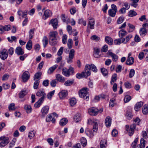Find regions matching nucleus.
I'll return each mask as SVG.
<instances>
[{
	"instance_id": "obj_31",
	"label": "nucleus",
	"mask_w": 148,
	"mask_h": 148,
	"mask_svg": "<svg viewBox=\"0 0 148 148\" xmlns=\"http://www.w3.org/2000/svg\"><path fill=\"white\" fill-rule=\"evenodd\" d=\"M88 68H89V70L90 69L92 70L94 72L96 73L97 71V68L96 66L93 64H91L90 65H88Z\"/></svg>"
},
{
	"instance_id": "obj_41",
	"label": "nucleus",
	"mask_w": 148,
	"mask_h": 148,
	"mask_svg": "<svg viewBox=\"0 0 148 148\" xmlns=\"http://www.w3.org/2000/svg\"><path fill=\"white\" fill-rule=\"evenodd\" d=\"M43 101V100H41L39 99L34 104V106L36 108L39 107Z\"/></svg>"
},
{
	"instance_id": "obj_11",
	"label": "nucleus",
	"mask_w": 148,
	"mask_h": 148,
	"mask_svg": "<svg viewBox=\"0 0 148 148\" xmlns=\"http://www.w3.org/2000/svg\"><path fill=\"white\" fill-rule=\"evenodd\" d=\"M68 92L66 90H62L58 93V95L60 99H63L67 95Z\"/></svg>"
},
{
	"instance_id": "obj_6",
	"label": "nucleus",
	"mask_w": 148,
	"mask_h": 148,
	"mask_svg": "<svg viewBox=\"0 0 148 148\" xmlns=\"http://www.w3.org/2000/svg\"><path fill=\"white\" fill-rule=\"evenodd\" d=\"M75 53V51L73 49H72L70 51L68 57L66 58L68 63L70 64L73 62V59Z\"/></svg>"
},
{
	"instance_id": "obj_37",
	"label": "nucleus",
	"mask_w": 148,
	"mask_h": 148,
	"mask_svg": "<svg viewBox=\"0 0 148 148\" xmlns=\"http://www.w3.org/2000/svg\"><path fill=\"white\" fill-rule=\"evenodd\" d=\"M117 76L116 74H114L112 76L110 83L111 84H112L114 83L115 82L117 79Z\"/></svg>"
},
{
	"instance_id": "obj_51",
	"label": "nucleus",
	"mask_w": 148,
	"mask_h": 148,
	"mask_svg": "<svg viewBox=\"0 0 148 148\" xmlns=\"http://www.w3.org/2000/svg\"><path fill=\"white\" fill-rule=\"evenodd\" d=\"M73 45V40L71 39H69L67 42V46L68 48L70 49L72 48Z\"/></svg>"
},
{
	"instance_id": "obj_19",
	"label": "nucleus",
	"mask_w": 148,
	"mask_h": 148,
	"mask_svg": "<svg viewBox=\"0 0 148 148\" xmlns=\"http://www.w3.org/2000/svg\"><path fill=\"white\" fill-rule=\"evenodd\" d=\"M56 77L57 81L61 82H63L65 81L64 78L60 74H57L56 75Z\"/></svg>"
},
{
	"instance_id": "obj_23",
	"label": "nucleus",
	"mask_w": 148,
	"mask_h": 148,
	"mask_svg": "<svg viewBox=\"0 0 148 148\" xmlns=\"http://www.w3.org/2000/svg\"><path fill=\"white\" fill-rule=\"evenodd\" d=\"M127 34V32L126 31L122 29L119 31V35L121 39H122L123 37L126 35Z\"/></svg>"
},
{
	"instance_id": "obj_1",
	"label": "nucleus",
	"mask_w": 148,
	"mask_h": 148,
	"mask_svg": "<svg viewBox=\"0 0 148 148\" xmlns=\"http://www.w3.org/2000/svg\"><path fill=\"white\" fill-rule=\"evenodd\" d=\"M90 74L89 69L88 68V65H86L85 66L84 71L81 73H77L76 75V77L79 79L83 77H87L90 75Z\"/></svg>"
},
{
	"instance_id": "obj_4",
	"label": "nucleus",
	"mask_w": 148,
	"mask_h": 148,
	"mask_svg": "<svg viewBox=\"0 0 148 148\" xmlns=\"http://www.w3.org/2000/svg\"><path fill=\"white\" fill-rule=\"evenodd\" d=\"M8 137L4 136L0 137V147L2 148L5 147L9 142Z\"/></svg>"
},
{
	"instance_id": "obj_32",
	"label": "nucleus",
	"mask_w": 148,
	"mask_h": 148,
	"mask_svg": "<svg viewBox=\"0 0 148 148\" xmlns=\"http://www.w3.org/2000/svg\"><path fill=\"white\" fill-rule=\"evenodd\" d=\"M41 75L42 73L41 72H37L34 75V80H38L39 81L40 79Z\"/></svg>"
},
{
	"instance_id": "obj_46",
	"label": "nucleus",
	"mask_w": 148,
	"mask_h": 148,
	"mask_svg": "<svg viewBox=\"0 0 148 148\" xmlns=\"http://www.w3.org/2000/svg\"><path fill=\"white\" fill-rule=\"evenodd\" d=\"M93 130L94 132H96L97 131L98 127V122L95 121L93 122Z\"/></svg>"
},
{
	"instance_id": "obj_14",
	"label": "nucleus",
	"mask_w": 148,
	"mask_h": 148,
	"mask_svg": "<svg viewBox=\"0 0 148 148\" xmlns=\"http://www.w3.org/2000/svg\"><path fill=\"white\" fill-rule=\"evenodd\" d=\"M112 119L110 116H107L105 119V123L106 126L108 127H109L111 124Z\"/></svg>"
},
{
	"instance_id": "obj_21",
	"label": "nucleus",
	"mask_w": 148,
	"mask_h": 148,
	"mask_svg": "<svg viewBox=\"0 0 148 148\" xmlns=\"http://www.w3.org/2000/svg\"><path fill=\"white\" fill-rule=\"evenodd\" d=\"M136 125L133 124L130 126V129L128 131V134L129 136H132L134 133V130L136 127Z\"/></svg>"
},
{
	"instance_id": "obj_48",
	"label": "nucleus",
	"mask_w": 148,
	"mask_h": 148,
	"mask_svg": "<svg viewBox=\"0 0 148 148\" xmlns=\"http://www.w3.org/2000/svg\"><path fill=\"white\" fill-rule=\"evenodd\" d=\"M81 142L83 147H85L87 144V141L86 138H82L81 139Z\"/></svg>"
},
{
	"instance_id": "obj_9",
	"label": "nucleus",
	"mask_w": 148,
	"mask_h": 148,
	"mask_svg": "<svg viewBox=\"0 0 148 148\" xmlns=\"http://www.w3.org/2000/svg\"><path fill=\"white\" fill-rule=\"evenodd\" d=\"M8 56V52L6 49H4L0 52V57L2 59L5 60Z\"/></svg>"
},
{
	"instance_id": "obj_38",
	"label": "nucleus",
	"mask_w": 148,
	"mask_h": 148,
	"mask_svg": "<svg viewBox=\"0 0 148 148\" xmlns=\"http://www.w3.org/2000/svg\"><path fill=\"white\" fill-rule=\"evenodd\" d=\"M68 121L67 119L66 118L62 119L60 121V124L61 126H63L66 125Z\"/></svg>"
},
{
	"instance_id": "obj_64",
	"label": "nucleus",
	"mask_w": 148,
	"mask_h": 148,
	"mask_svg": "<svg viewBox=\"0 0 148 148\" xmlns=\"http://www.w3.org/2000/svg\"><path fill=\"white\" fill-rule=\"evenodd\" d=\"M126 116L128 119H130L132 117V112H127L126 114Z\"/></svg>"
},
{
	"instance_id": "obj_34",
	"label": "nucleus",
	"mask_w": 148,
	"mask_h": 148,
	"mask_svg": "<svg viewBox=\"0 0 148 148\" xmlns=\"http://www.w3.org/2000/svg\"><path fill=\"white\" fill-rule=\"evenodd\" d=\"M24 108L27 113H30L32 112V108L30 105H25L24 107Z\"/></svg>"
},
{
	"instance_id": "obj_54",
	"label": "nucleus",
	"mask_w": 148,
	"mask_h": 148,
	"mask_svg": "<svg viewBox=\"0 0 148 148\" xmlns=\"http://www.w3.org/2000/svg\"><path fill=\"white\" fill-rule=\"evenodd\" d=\"M16 141V139L14 138H13L12 140L10 142L9 144V147L11 148L14 146Z\"/></svg>"
},
{
	"instance_id": "obj_16",
	"label": "nucleus",
	"mask_w": 148,
	"mask_h": 148,
	"mask_svg": "<svg viewBox=\"0 0 148 148\" xmlns=\"http://www.w3.org/2000/svg\"><path fill=\"white\" fill-rule=\"evenodd\" d=\"M95 24V20L92 18L90 19L88 24V27H89L90 29H93L94 28Z\"/></svg>"
},
{
	"instance_id": "obj_39",
	"label": "nucleus",
	"mask_w": 148,
	"mask_h": 148,
	"mask_svg": "<svg viewBox=\"0 0 148 148\" xmlns=\"http://www.w3.org/2000/svg\"><path fill=\"white\" fill-rule=\"evenodd\" d=\"M61 18L63 22H66L67 24L69 23L70 22L69 21V18H67V16H66L64 14H62Z\"/></svg>"
},
{
	"instance_id": "obj_29",
	"label": "nucleus",
	"mask_w": 148,
	"mask_h": 148,
	"mask_svg": "<svg viewBox=\"0 0 148 148\" xmlns=\"http://www.w3.org/2000/svg\"><path fill=\"white\" fill-rule=\"evenodd\" d=\"M50 23L52 24L54 29H56L57 26L58 22L56 19H52L50 21Z\"/></svg>"
},
{
	"instance_id": "obj_7",
	"label": "nucleus",
	"mask_w": 148,
	"mask_h": 148,
	"mask_svg": "<svg viewBox=\"0 0 148 148\" xmlns=\"http://www.w3.org/2000/svg\"><path fill=\"white\" fill-rule=\"evenodd\" d=\"M36 95L37 96L41 97L39 99L43 100V101L46 96L45 90L43 89L39 90L36 93Z\"/></svg>"
},
{
	"instance_id": "obj_10",
	"label": "nucleus",
	"mask_w": 148,
	"mask_h": 148,
	"mask_svg": "<svg viewBox=\"0 0 148 148\" xmlns=\"http://www.w3.org/2000/svg\"><path fill=\"white\" fill-rule=\"evenodd\" d=\"M30 77V74L28 71L24 72L22 75V79L24 82H26L29 79Z\"/></svg>"
},
{
	"instance_id": "obj_63",
	"label": "nucleus",
	"mask_w": 148,
	"mask_h": 148,
	"mask_svg": "<svg viewBox=\"0 0 148 148\" xmlns=\"http://www.w3.org/2000/svg\"><path fill=\"white\" fill-rule=\"evenodd\" d=\"M73 81L69 80H67L65 82L64 85L66 86H70L71 85L73 84Z\"/></svg>"
},
{
	"instance_id": "obj_25",
	"label": "nucleus",
	"mask_w": 148,
	"mask_h": 148,
	"mask_svg": "<svg viewBox=\"0 0 148 148\" xmlns=\"http://www.w3.org/2000/svg\"><path fill=\"white\" fill-rule=\"evenodd\" d=\"M49 107L47 106H45L43 107L41 110V112L43 115H45L47 114L48 112Z\"/></svg>"
},
{
	"instance_id": "obj_43",
	"label": "nucleus",
	"mask_w": 148,
	"mask_h": 148,
	"mask_svg": "<svg viewBox=\"0 0 148 148\" xmlns=\"http://www.w3.org/2000/svg\"><path fill=\"white\" fill-rule=\"evenodd\" d=\"M116 12L117 11L112 9H110L108 11L109 15L112 17H114L115 16Z\"/></svg>"
},
{
	"instance_id": "obj_3",
	"label": "nucleus",
	"mask_w": 148,
	"mask_h": 148,
	"mask_svg": "<svg viewBox=\"0 0 148 148\" xmlns=\"http://www.w3.org/2000/svg\"><path fill=\"white\" fill-rule=\"evenodd\" d=\"M103 111V109L101 108L99 110L97 108L95 107H92L88 109V112L89 114L91 116H96L98 113H101Z\"/></svg>"
},
{
	"instance_id": "obj_33",
	"label": "nucleus",
	"mask_w": 148,
	"mask_h": 148,
	"mask_svg": "<svg viewBox=\"0 0 148 148\" xmlns=\"http://www.w3.org/2000/svg\"><path fill=\"white\" fill-rule=\"evenodd\" d=\"M127 26L129 28H128L127 29L129 32H132L135 29V27L133 25L130 23H128L127 24Z\"/></svg>"
},
{
	"instance_id": "obj_8",
	"label": "nucleus",
	"mask_w": 148,
	"mask_h": 148,
	"mask_svg": "<svg viewBox=\"0 0 148 148\" xmlns=\"http://www.w3.org/2000/svg\"><path fill=\"white\" fill-rule=\"evenodd\" d=\"M52 15V12L49 10H46L44 12L42 18L44 20H46L48 18L51 17Z\"/></svg>"
},
{
	"instance_id": "obj_52",
	"label": "nucleus",
	"mask_w": 148,
	"mask_h": 148,
	"mask_svg": "<svg viewBox=\"0 0 148 148\" xmlns=\"http://www.w3.org/2000/svg\"><path fill=\"white\" fill-rule=\"evenodd\" d=\"M58 83L56 79H53L50 82V85L51 87H54L56 86V85Z\"/></svg>"
},
{
	"instance_id": "obj_61",
	"label": "nucleus",
	"mask_w": 148,
	"mask_h": 148,
	"mask_svg": "<svg viewBox=\"0 0 148 148\" xmlns=\"http://www.w3.org/2000/svg\"><path fill=\"white\" fill-rule=\"evenodd\" d=\"M78 23L79 24H82L84 26H86V21H84L82 18L79 19L78 20Z\"/></svg>"
},
{
	"instance_id": "obj_2",
	"label": "nucleus",
	"mask_w": 148,
	"mask_h": 148,
	"mask_svg": "<svg viewBox=\"0 0 148 148\" xmlns=\"http://www.w3.org/2000/svg\"><path fill=\"white\" fill-rule=\"evenodd\" d=\"M88 89L87 88H84L79 91V97L83 98L84 99L88 101L89 99V96L88 94Z\"/></svg>"
},
{
	"instance_id": "obj_56",
	"label": "nucleus",
	"mask_w": 148,
	"mask_h": 148,
	"mask_svg": "<svg viewBox=\"0 0 148 148\" xmlns=\"http://www.w3.org/2000/svg\"><path fill=\"white\" fill-rule=\"evenodd\" d=\"M76 103V100L74 98H72L70 100V103L72 106H74Z\"/></svg>"
},
{
	"instance_id": "obj_44",
	"label": "nucleus",
	"mask_w": 148,
	"mask_h": 148,
	"mask_svg": "<svg viewBox=\"0 0 148 148\" xmlns=\"http://www.w3.org/2000/svg\"><path fill=\"white\" fill-rule=\"evenodd\" d=\"M74 120L76 122H78L81 120L80 114H76L74 117Z\"/></svg>"
},
{
	"instance_id": "obj_5",
	"label": "nucleus",
	"mask_w": 148,
	"mask_h": 148,
	"mask_svg": "<svg viewBox=\"0 0 148 148\" xmlns=\"http://www.w3.org/2000/svg\"><path fill=\"white\" fill-rule=\"evenodd\" d=\"M74 70V69L71 67L69 69L66 68H64L62 70V73L66 77H69L73 74Z\"/></svg>"
},
{
	"instance_id": "obj_49",
	"label": "nucleus",
	"mask_w": 148,
	"mask_h": 148,
	"mask_svg": "<svg viewBox=\"0 0 148 148\" xmlns=\"http://www.w3.org/2000/svg\"><path fill=\"white\" fill-rule=\"evenodd\" d=\"M136 15V12L132 10H130L128 13V16L131 17L135 16Z\"/></svg>"
},
{
	"instance_id": "obj_12",
	"label": "nucleus",
	"mask_w": 148,
	"mask_h": 148,
	"mask_svg": "<svg viewBox=\"0 0 148 148\" xmlns=\"http://www.w3.org/2000/svg\"><path fill=\"white\" fill-rule=\"evenodd\" d=\"M59 38H49V43L51 46H55L58 42Z\"/></svg>"
},
{
	"instance_id": "obj_20",
	"label": "nucleus",
	"mask_w": 148,
	"mask_h": 148,
	"mask_svg": "<svg viewBox=\"0 0 148 148\" xmlns=\"http://www.w3.org/2000/svg\"><path fill=\"white\" fill-rule=\"evenodd\" d=\"M49 38H59L58 33L56 31L51 32L49 34Z\"/></svg>"
},
{
	"instance_id": "obj_28",
	"label": "nucleus",
	"mask_w": 148,
	"mask_h": 148,
	"mask_svg": "<svg viewBox=\"0 0 148 148\" xmlns=\"http://www.w3.org/2000/svg\"><path fill=\"white\" fill-rule=\"evenodd\" d=\"M46 121L47 122H49L51 121L53 123H54L55 122L56 119L54 117H52L51 114H50L47 116Z\"/></svg>"
},
{
	"instance_id": "obj_50",
	"label": "nucleus",
	"mask_w": 148,
	"mask_h": 148,
	"mask_svg": "<svg viewBox=\"0 0 148 148\" xmlns=\"http://www.w3.org/2000/svg\"><path fill=\"white\" fill-rule=\"evenodd\" d=\"M9 110L10 111H12L15 110V104L14 103H11L8 106Z\"/></svg>"
},
{
	"instance_id": "obj_30",
	"label": "nucleus",
	"mask_w": 148,
	"mask_h": 148,
	"mask_svg": "<svg viewBox=\"0 0 148 148\" xmlns=\"http://www.w3.org/2000/svg\"><path fill=\"white\" fill-rule=\"evenodd\" d=\"M85 132L86 135L90 138L94 136V134L92 131L88 128L85 130Z\"/></svg>"
},
{
	"instance_id": "obj_53",
	"label": "nucleus",
	"mask_w": 148,
	"mask_h": 148,
	"mask_svg": "<svg viewBox=\"0 0 148 148\" xmlns=\"http://www.w3.org/2000/svg\"><path fill=\"white\" fill-rule=\"evenodd\" d=\"M101 71L103 75L104 76H106L108 75V71L106 69L104 68H101Z\"/></svg>"
},
{
	"instance_id": "obj_55",
	"label": "nucleus",
	"mask_w": 148,
	"mask_h": 148,
	"mask_svg": "<svg viewBox=\"0 0 148 148\" xmlns=\"http://www.w3.org/2000/svg\"><path fill=\"white\" fill-rule=\"evenodd\" d=\"M131 97L128 95H126L124 99V101L125 103H127L129 102L131 99Z\"/></svg>"
},
{
	"instance_id": "obj_36",
	"label": "nucleus",
	"mask_w": 148,
	"mask_h": 148,
	"mask_svg": "<svg viewBox=\"0 0 148 148\" xmlns=\"http://www.w3.org/2000/svg\"><path fill=\"white\" fill-rule=\"evenodd\" d=\"M27 92L26 90H22L19 94V97L20 98H23L27 95Z\"/></svg>"
},
{
	"instance_id": "obj_45",
	"label": "nucleus",
	"mask_w": 148,
	"mask_h": 148,
	"mask_svg": "<svg viewBox=\"0 0 148 148\" xmlns=\"http://www.w3.org/2000/svg\"><path fill=\"white\" fill-rule=\"evenodd\" d=\"M32 47V43L31 40H29L26 45V48L28 50H31Z\"/></svg>"
},
{
	"instance_id": "obj_24",
	"label": "nucleus",
	"mask_w": 148,
	"mask_h": 148,
	"mask_svg": "<svg viewBox=\"0 0 148 148\" xmlns=\"http://www.w3.org/2000/svg\"><path fill=\"white\" fill-rule=\"evenodd\" d=\"M105 40L106 42L109 45H111L113 42V40L109 36H106Z\"/></svg>"
},
{
	"instance_id": "obj_17",
	"label": "nucleus",
	"mask_w": 148,
	"mask_h": 148,
	"mask_svg": "<svg viewBox=\"0 0 148 148\" xmlns=\"http://www.w3.org/2000/svg\"><path fill=\"white\" fill-rule=\"evenodd\" d=\"M133 37L132 34H129L127 35L125 38L122 39V42L124 44H126Z\"/></svg>"
},
{
	"instance_id": "obj_62",
	"label": "nucleus",
	"mask_w": 148,
	"mask_h": 148,
	"mask_svg": "<svg viewBox=\"0 0 148 148\" xmlns=\"http://www.w3.org/2000/svg\"><path fill=\"white\" fill-rule=\"evenodd\" d=\"M35 134V132L34 131L30 132L29 133L28 137L31 139L34 136Z\"/></svg>"
},
{
	"instance_id": "obj_47",
	"label": "nucleus",
	"mask_w": 148,
	"mask_h": 148,
	"mask_svg": "<svg viewBox=\"0 0 148 148\" xmlns=\"http://www.w3.org/2000/svg\"><path fill=\"white\" fill-rule=\"evenodd\" d=\"M55 92V90H53L49 93H48L47 95V97L48 99H51L52 96L54 94Z\"/></svg>"
},
{
	"instance_id": "obj_60",
	"label": "nucleus",
	"mask_w": 148,
	"mask_h": 148,
	"mask_svg": "<svg viewBox=\"0 0 148 148\" xmlns=\"http://www.w3.org/2000/svg\"><path fill=\"white\" fill-rule=\"evenodd\" d=\"M67 36L66 34H64L62 37V42L64 44H66L67 41Z\"/></svg>"
},
{
	"instance_id": "obj_35",
	"label": "nucleus",
	"mask_w": 148,
	"mask_h": 148,
	"mask_svg": "<svg viewBox=\"0 0 148 148\" xmlns=\"http://www.w3.org/2000/svg\"><path fill=\"white\" fill-rule=\"evenodd\" d=\"M58 66L57 64H55L53 66L50 67L48 69L47 73L49 74H51L56 69Z\"/></svg>"
},
{
	"instance_id": "obj_13",
	"label": "nucleus",
	"mask_w": 148,
	"mask_h": 148,
	"mask_svg": "<svg viewBox=\"0 0 148 148\" xmlns=\"http://www.w3.org/2000/svg\"><path fill=\"white\" fill-rule=\"evenodd\" d=\"M107 54L110 56L111 57L113 61L116 62L117 61L118 59V56L116 54L113 53L110 51H109Z\"/></svg>"
},
{
	"instance_id": "obj_59",
	"label": "nucleus",
	"mask_w": 148,
	"mask_h": 148,
	"mask_svg": "<svg viewBox=\"0 0 148 148\" xmlns=\"http://www.w3.org/2000/svg\"><path fill=\"white\" fill-rule=\"evenodd\" d=\"M147 32V30L145 28H142L140 30V34L141 35H145Z\"/></svg>"
},
{
	"instance_id": "obj_42",
	"label": "nucleus",
	"mask_w": 148,
	"mask_h": 148,
	"mask_svg": "<svg viewBox=\"0 0 148 148\" xmlns=\"http://www.w3.org/2000/svg\"><path fill=\"white\" fill-rule=\"evenodd\" d=\"M42 41L44 47L45 48L48 43V39L47 37L46 36H44Z\"/></svg>"
},
{
	"instance_id": "obj_40",
	"label": "nucleus",
	"mask_w": 148,
	"mask_h": 148,
	"mask_svg": "<svg viewBox=\"0 0 148 148\" xmlns=\"http://www.w3.org/2000/svg\"><path fill=\"white\" fill-rule=\"evenodd\" d=\"M143 113L144 114H148V106L145 105L144 106L142 109Z\"/></svg>"
},
{
	"instance_id": "obj_15",
	"label": "nucleus",
	"mask_w": 148,
	"mask_h": 148,
	"mask_svg": "<svg viewBox=\"0 0 148 148\" xmlns=\"http://www.w3.org/2000/svg\"><path fill=\"white\" fill-rule=\"evenodd\" d=\"M15 53L18 55H21L24 54V51L21 47H18L15 50Z\"/></svg>"
},
{
	"instance_id": "obj_26",
	"label": "nucleus",
	"mask_w": 148,
	"mask_h": 148,
	"mask_svg": "<svg viewBox=\"0 0 148 148\" xmlns=\"http://www.w3.org/2000/svg\"><path fill=\"white\" fill-rule=\"evenodd\" d=\"M134 59L133 58H127L126 64L128 65H132L134 62Z\"/></svg>"
},
{
	"instance_id": "obj_18",
	"label": "nucleus",
	"mask_w": 148,
	"mask_h": 148,
	"mask_svg": "<svg viewBox=\"0 0 148 148\" xmlns=\"http://www.w3.org/2000/svg\"><path fill=\"white\" fill-rule=\"evenodd\" d=\"M146 141L143 138H141L140 144L137 145L135 148H144Z\"/></svg>"
},
{
	"instance_id": "obj_58",
	"label": "nucleus",
	"mask_w": 148,
	"mask_h": 148,
	"mask_svg": "<svg viewBox=\"0 0 148 148\" xmlns=\"http://www.w3.org/2000/svg\"><path fill=\"white\" fill-rule=\"evenodd\" d=\"M8 39L10 42H12L13 41H16V37L15 36H12L11 38L8 37Z\"/></svg>"
},
{
	"instance_id": "obj_22",
	"label": "nucleus",
	"mask_w": 148,
	"mask_h": 148,
	"mask_svg": "<svg viewBox=\"0 0 148 148\" xmlns=\"http://www.w3.org/2000/svg\"><path fill=\"white\" fill-rule=\"evenodd\" d=\"M93 55L96 58H99L100 57L99 53L100 51L99 49L97 47L94 48Z\"/></svg>"
},
{
	"instance_id": "obj_27",
	"label": "nucleus",
	"mask_w": 148,
	"mask_h": 148,
	"mask_svg": "<svg viewBox=\"0 0 148 148\" xmlns=\"http://www.w3.org/2000/svg\"><path fill=\"white\" fill-rule=\"evenodd\" d=\"M143 104V103L142 101L137 103L135 106V110L136 111H138L140 107L142 106Z\"/></svg>"
},
{
	"instance_id": "obj_57",
	"label": "nucleus",
	"mask_w": 148,
	"mask_h": 148,
	"mask_svg": "<svg viewBox=\"0 0 148 148\" xmlns=\"http://www.w3.org/2000/svg\"><path fill=\"white\" fill-rule=\"evenodd\" d=\"M114 44L116 45H119L123 43L122 42V39L118 38L114 40Z\"/></svg>"
}]
</instances>
